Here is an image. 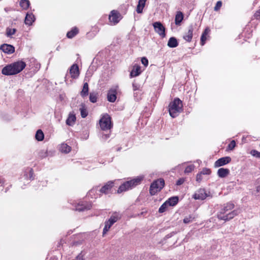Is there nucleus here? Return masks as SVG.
<instances>
[{
    "instance_id": "nucleus-1",
    "label": "nucleus",
    "mask_w": 260,
    "mask_h": 260,
    "mask_svg": "<svg viewBox=\"0 0 260 260\" xmlns=\"http://www.w3.org/2000/svg\"><path fill=\"white\" fill-rule=\"evenodd\" d=\"M25 67L26 64L24 61H18L5 67L2 73L3 75L7 76L16 75L22 71Z\"/></svg>"
},
{
    "instance_id": "nucleus-2",
    "label": "nucleus",
    "mask_w": 260,
    "mask_h": 260,
    "mask_svg": "<svg viewBox=\"0 0 260 260\" xmlns=\"http://www.w3.org/2000/svg\"><path fill=\"white\" fill-rule=\"evenodd\" d=\"M235 207L234 204L228 203L225 204L221 211L218 213L217 217L220 220L228 221L233 219L235 216L238 215L237 210H233L231 212L226 213L228 211L232 210Z\"/></svg>"
},
{
    "instance_id": "nucleus-3",
    "label": "nucleus",
    "mask_w": 260,
    "mask_h": 260,
    "mask_svg": "<svg viewBox=\"0 0 260 260\" xmlns=\"http://www.w3.org/2000/svg\"><path fill=\"white\" fill-rule=\"evenodd\" d=\"M183 105L182 101L178 98H176L169 105V111L170 116L176 117L182 111Z\"/></svg>"
},
{
    "instance_id": "nucleus-4",
    "label": "nucleus",
    "mask_w": 260,
    "mask_h": 260,
    "mask_svg": "<svg viewBox=\"0 0 260 260\" xmlns=\"http://www.w3.org/2000/svg\"><path fill=\"white\" fill-rule=\"evenodd\" d=\"M142 179V177H137L129 181L125 182L119 186L117 190V193H120L122 192L132 189L134 187L140 184Z\"/></svg>"
},
{
    "instance_id": "nucleus-5",
    "label": "nucleus",
    "mask_w": 260,
    "mask_h": 260,
    "mask_svg": "<svg viewBox=\"0 0 260 260\" xmlns=\"http://www.w3.org/2000/svg\"><path fill=\"white\" fill-rule=\"evenodd\" d=\"M165 185V181L162 179H159L153 181L149 188V192L151 196L155 194L160 191Z\"/></svg>"
},
{
    "instance_id": "nucleus-6",
    "label": "nucleus",
    "mask_w": 260,
    "mask_h": 260,
    "mask_svg": "<svg viewBox=\"0 0 260 260\" xmlns=\"http://www.w3.org/2000/svg\"><path fill=\"white\" fill-rule=\"evenodd\" d=\"M99 123L101 129L104 131L109 129L112 127L111 117L107 114L103 115Z\"/></svg>"
},
{
    "instance_id": "nucleus-7",
    "label": "nucleus",
    "mask_w": 260,
    "mask_h": 260,
    "mask_svg": "<svg viewBox=\"0 0 260 260\" xmlns=\"http://www.w3.org/2000/svg\"><path fill=\"white\" fill-rule=\"evenodd\" d=\"M208 196L209 194L206 193L204 189L200 188L194 193L193 196V198L195 200H203Z\"/></svg>"
},
{
    "instance_id": "nucleus-8",
    "label": "nucleus",
    "mask_w": 260,
    "mask_h": 260,
    "mask_svg": "<svg viewBox=\"0 0 260 260\" xmlns=\"http://www.w3.org/2000/svg\"><path fill=\"white\" fill-rule=\"evenodd\" d=\"M154 30L162 37L165 36V28L160 22H155L153 24Z\"/></svg>"
},
{
    "instance_id": "nucleus-9",
    "label": "nucleus",
    "mask_w": 260,
    "mask_h": 260,
    "mask_svg": "<svg viewBox=\"0 0 260 260\" xmlns=\"http://www.w3.org/2000/svg\"><path fill=\"white\" fill-rule=\"evenodd\" d=\"M231 161V158L229 156L223 157L215 162L214 166L215 167H219L225 165H226L230 162Z\"/></svg>"
},
{
    "instance_id": "nucleus-10",
    "label": "nucleus",
    "mask_w": 260,
    "mask_h": 260,
    "mask_svg": "<svg viewBox=\"0 0 260 260\" xmlns=\"http://www.w3.org/2000/svg\"><path fill=\"white\" fill-rule=\"evenodd\" d=\"M109 19L114 24L117 23L120 20V14L116 11L113 10L109 15Z\"/></svg>"
},
{
    "instance_id": "nucleus-11",
    "label": "nucleus",
    "mask_w": 260,
    "mask_h": 260,
    "mask_svg": "<svg viewBox=\"0 0 260 260\" xmlns=\"http://www.w3.org/2000/svg\"><path fill=\"white\" fill-rule=\"evenodd\" d=\"M0 49L7 54H12L15 51V48L12 45L6 44L1 45Z\"/></svg>"
},
{
    "instance_id": "nucleus-12",
    "label": "nucleus",
    "mask_w": 260,
    "mask_h": 260,
    "mask_svg": "<svg viewBox=\"0 0 260 260\" xmlns=\"http://www.w3.org/2000/svg\"><path fill=\"white\" fill-rule=\"evenodd\" d=\"M70 73L72 78H77L79 75L78 66L77 64L72 65L70 70Z\"/></svg>"
},
{
    "instance_id": "nucleus-13",
    "label": "nucleus",
    "mask_w": 260,
    "mask_h": 260,
    "mask_svg": "<svg viewBox=\"0 0 260 260\" xmlns=\"http://www.w3.org/2000/svg\"><path fill=\"white\" fill-rule=\"evenodd\" d=\"M114 186V182L109 181L100 189V191L104 193H108Z\"/></svg>"
},
{
    "instance_id": "nucleus-14",
    "label": "nucleus",
    "mask_w": 260,
    "mask_h": 260,
    "mask_svg": "<svg viewBox=\"0 0 260 260\" xmlns=\"http://www.w3.org/2000/svg\"><path fill=\"white\" fill-rule=\"evenodd\" d=\"M193 28L192 26H189L187 32H185L183 35V39L187 42L191 41L193 35Z\"/></svg>"
},
{
    "instance_id": "nucleus-15",
    "label": "nucleus",
    "mask_w": 260,
    "mask_h": 260,
    "mask_svg": "<svg viewBox=\"0 0 260 260\" xmlns=\"http://www.w3.org/2000/svg\"><path fill=\"white\" fill-rule=\"evenodd\" d=\"M141 67L139 65L135 64L130 73V77L133 78L138 76L141 74Z\"/></svg>"
},
{
    "instance_id": "nucleus-16",
    "label": "nucleus",
    "mask_w": 260,
    "mask_h": 260,
    "mask_svg": "<svg viewBox=\"0 0 260 260\" xmlns=\"http://www.w3.org/2000/svg\"><path fill=\"white\" fill-rule=\"evenodd\" d=\"M107 99L108 101H109L110 102H114L116 99V90H110L108 93Z\"/></svg>"
},
{
    "instance_id": "nucleus-17",
    "label": "nucleus",
    "mask_w": 260,
    "mask_h": 260,
    "mask_svg": "<svg viewBox=\"0 0 260 260\" xmlns=\"http://www.w3.org/2000/svg\"><path fill=\"white\" fill-rule=\"evenodd\" d=\"M230 174V170L228 169L221 168L218 170L217 175L220 178H224Z\"/></svg>"
},
{
    "instance_id": "nucleus-18",
    "label": "nucleus",
    "mask_w": 260,
    "mask_h": 260,
    "mask_svg": "<svg viewBox=\"0 0 260 260\" xmlns=\"http://www.w3.org/2000/svg\"><path fill=\"white\" fill-rule=\"evenodd\" d=\"M35 19V16L32 14H27L25 19V23L26 25H30L34 22Z\"/></svg>"
},
{
    "instance_id": "nucleus-19",
    "label": "nucleus",
    "mask_w": 260,
    "mask_h": 260,
    "mask_svg": "<svg viewBox=\"0 0 260 260\" xmlns=\"http://www.w3.org/2000/svg\"><path fill=\"white\" fill-rule=\"evenodd\" d=\"M147 0H139L138 5L137 7V12L138 13H141L143 11V9L145 5V3Z\"/></svg>"
},
{
    "instance_id": "nucleus-20",
    "label": "nucleus",
    "mask_w": 260,
    "mask_h": 260,
    "mask_svg": "<svg viewBox=\"0 0 260 260\" xmlns=\"http://www.w3.org/2000/svg\"><path fill=\"white\" fill-rule=\"evenodd\" d=\"M76 121V116L74 114L70 113L66 120L67 124L73 125Z\"/></svg>"
},
{
    "instance_id": "nucleus-21",
    "label": "nucleus",
    "mask_w": 260,
    "mask_h": 260,
    "mask_svg": "<svg viewBox=\"0 0 260 260\" xmlns=\"http://www.w3.org/2000/svg\"><path fill=\"white\" fill-rule=\"evenodd\" d=\"M210 31V29L209 28H206L204 31L203 32L201 38V45H204L205 43V42L207 40L206 36L208 35L209 32Z\"/></svg>"
},
{
    "instance_id": "nucleus-22",
    "label": "nucleus",
    "mask_w": 260,
    "mask_h": 260,
    "mask_svg": "<svg viewBox=\"0 0 260 260\" xmlns=\"http://www.w3.org/2000/svg\"><path fill=\"white\" fill-rule=\"evenodd\" d=\"M178 45L177 39L174 37H171L168 42V46L171 48L176 47Z\"/></svg>"
},
{
    "instance_id": "nucleus-23",
    "label": "nucleus",
    "mask_w": 260,
    "mask_h": 260,
    "mask_svg": "<svg viewBox=\"0 0 260 260\" xmlns=\"http://www.w3.org/2000/svg\"><path fill=\"white\" fill-rule=\"evenodd\" d=\"M114 223L108 220L105 222V227L103 230V235L106 234Z\"/></svg>"
},
{
    "instance_id": "nucleus-24",
    "label": "nucleus",
    "mask_w": 260,
    "mask_h": 260,
    "mask_svg": "<svg viewBox=\"0 0 260 260\" xmlns=\"http://www.w3.org/2000/svg\"><path fill=\"white\" fill-rule=\"evenodd\" d=\"M121 218V215L117 212H114L111 217L109 218V220L112 222L113 223L116 222L118 220Z\"/></svg>"
},
{
    "instance_id": "nucleus-25",
    "label": "nucleus",
    "mask_w": 260,
    "mask_h": 260,
    "mask_svg": "<svg viewBox=\"0 0 260 260\" xmlns=\"http://www.w3.org/2000/svg\"><path fill=\"white\" fill-rule=\"evenodd\" d=\"M183 19V15L182 12H178L175 16V23L176 25L179 24Z\"/></svg>"
},
{
    "instance_id": "nucleus-26",
    "label": "nucleus",
    "mask_w": 260,
    "mask_h": 260,
    "mask_svg": "<svg viewBox=\"0 0 260 260\" xmlns=\"http://www.w3.org/2000/svg\"><path fill=\"white\" fill-rule=\"evenodd\" d=\"M88 93V85L87 83H85L83 85V89L81 91V95L83 97L87 96Z\"/></svg>"
},
{
    "instance_id": "nucleus-27",
    "label": "nucleus",
    "mask_w": 260,
    "mask_h": 260,
    "mask_svg": "<svg viewBox=\"0 0 260 260\" xmlns=\"http://www.w3.org/2000/svg\"><path fill=\"white\" fill-rule=\"evenodd\" d=\"M178 202V198L177 197H174L170 198L168 201H166L168 205L170 206H174Z\"/></svg>"
},
{
    "instance_id": "nucleus-28",
    "label": "nucleus",
    "mask_w": 260,
    "mask_h": 260,
    "mask_svg": "<svg viewBox=\"0 0 260 260\" xmlns=\"http://www.w3.org/2000/svg\"><path fill=\"white\" fill-rule=\"evenodd\" d=\"M60 150L62 152L67 153L71 151V147L67 144H62L60 147Z\"/></svg>"
},
{
    "instance_id": "nucleus-29",
    "label": "nucleus",
    "mask_w": 260,
    "mask_h": 260,
    "mask_svg": "<svg viewBox=\"0 0 260 260\" xmlns=\"http://www.w3.org/2000/svg\"><path fill=\"white\" fill-rule=\"evenodd\" d=\"M78 29L77 28H74L67 33V36L68 37V38L71 39L73 38L75 35H76L78 34Z\"/></svg>"
},
{
    "instance_id": "nucleus-30",
    "label": "nucleus",
    "mask_w": 260,
    "mask_h": 260,
    "mask_svg": "<svg viewBox=\"0 0 260 260\" xmlns=\"http://www.w3.org/2000/svg\"><path fill=\"white\" fill-rule=\"evenodd\" d=\"M36 138L38 141H42L44 139V135L43 132L39 129L38 130L36 134Z\"/></svg>"
},
{
    "instance_id": "nucleus-31",
    "label": "nucleus",
    "mask_w": 260,
    "mask_h": 260,
    "mask_svg": "<svg viewBox=\"0 0 260 260\" xmlns=\"http://www.w3.org/2000/svg\"><path fill=\"white\" fill-rule=\"evenodd\" d=\"M20 5L22 9H27L29 6V2L28 0H21L20 2Z\"/></svg>"
},
{
    "instance_id": "nucleus-32",
    "label": "nucleus",
    "mask_w": 260,
    "mask_h": 260,
    "mask_svg": "<svg viewBox=\"0 0 260 260\" xmlns=\"http://www.w3.org/2000/svg\"><path fill=\"white\" fill-rule=\"evenodd\" d=\"M90 208V205L85 206L83 204L78 205L76 207V210L79 211H82L85 210L89 209Z\"/></svg>"
},
{
    "instance_id": "nucleus-33",
    "label": "nucleus",
    "mask_w": 260,
    "mask_h": 260,
    "mask_svg": "<svg viewBox=\"0 0 260 260\" xmlns=\"http://www.w3.org/2000/svg\"><path fill=\"white\" fill-rule=\"evenodd\" d=\"M97 94L95 93H90L89 95L90 101L93 103L97 101Z\"/></svg>"
},
{
    "instance_id": "nucleus-34",
    "label": "nucleus",
    "mask_w": 260,
    "mask_h": 260,
    "mask_svg": "<svg viewBox=\"0 0 260 260\" xmlns=\"http://www.w3.org/2000/svg\"><path fill=\"white\" fill-rule=\"evenodd\" d=\"M194 219V217L192 215H188L185 217L183 219V222L185 223H189L192 222Z\"/></svg>"
},
{
    "instance_id": "nucleus-35",
    "label": "nucleus",
    "mask_w": 260,
    "mask_h": 260,
    "mask_svg": "<svg viewBox=\"0 0 260 260\" xmlns=\"http://www.w3.org/2000/svg\"><path fill=\"white\" fill-rule=\"evenodd\" d=\"M16 30L15 28L11 29L8 28L6 30V35L8 37H10L14 35L16 32Z\"/></svg>"
},
{
    "instance_id": "nucleus-36",
    "label": "nucleus",
    "mask_w": 260,
    "mask_h": 260,
    "mask_svg": "<svg viewBox=\"0 0 260 260\" xmlns=\"http://www.w3.org/2000/svg\"><path fill=\"white\" fill-rule=\"evenodd\" d=\"M80 110L82 117L85 118V117L87 116L88 113L86 110L84 108V107L80 108Z\"/></svg>"
},
{
    "instance_id": "nucleus-37",
    "label": "nucleus",
    "mask_w": 260,
    "mask_h": 260,
    "mask_svg": "<svg viewBox=\"0 0 260 260\" xmlns=\"http://www.w3.org/2000/svg\"><path fill=\"white\" fill-rule=\"evenodd\" d=\"M168 204L166 202L165 203H164L159 208V212L160 213H162L165 212L168 207Z\"/></svg>"
},
{
    "instance_id": "nucleus-38",
    "label": "nucleus",
    "mask_w": 260,
    "mask_h": 260,
    "mask_svg": "<svg viewBox=\"0 0 260 260\" xmlns=\"http://www.w3.org/2000/svg\"><path fill=\"white\" fill-rule=\"evenodd\" d=\"M194 168V166L193 165L188 166L185 169L184 172L185 173H188L191 172L193 170Z\"/></svg>"
},
{
    "instance_id": "nucleus-39",
    "label": "nucleus",
    "mask_w": 260,
    "mask_h": 260,
    "mask_svg": "<svg viewBox=\"0 0 260 260\" xmlns=\"http://www.w3.org/2000/svg\"><path fill=\"white\" fill-rule=\"evenodd\" d=\"M236 147V142L235 140H232L228 145V148L230 150H233Z\"/></svg>"
},
{
    "instance_id": "nucleus-40",
    "label": "nucleus",
    "mask_w": 260,
    "mask_h": 260,
    "mask_svg": "<svg viewBox=\"0 0 260 260\" xmlns=\"http://www.w3.org/2000/svg\"><path fill=\"white\" fill-rule=\"evenodd\" d=\"M222 6V2L221 1H218L214 8V10L215 11H218Z\"/></svg>"
},
{
    "instance_id": "nucleus-41",
    "label": "nucleus",
    "mask_w": 260,
    "mask_h": 260,
    "mask_svg": "<svg viewBox=\"0 0 260 260\" xmlns=\"http://www.w3.org/2000/svg\"><path fill=\"white\" fill-rule=\"evenodd\" d=\"M203 175L201 173H198L196 176V181L200 183L203 179Z\"/></svg>"
},
{
    "instance_id": "nucleus-42",
    "label": "nucleus",
    "mask_w": 260,
    "mask_h": 260,
    "mask_svg": "<svg viewBox=\"0 0 260 260\" xmlns=\"http://www.w3.org/2000/svg\"><path fill=\"white\" fill-rule=\"evenodd\" d=\"M202 175H209L211 173V171L210 169L205 168L201 172Z\"/></svg>"
},
{
    "instance_id": "nucleus-43",
    "label": "nucleus",
    "mask_w": 260,
    "mask_h": 260,
    "mask_svg": "<svg viewBox=\"0 0 260 260\" xmlns=\"http://www.w3.org/2000/svg\"><path fill=\"white\" fill-rule=\"evenodd\" d=\"M141 62L143 64H144L145 67L147 66L148 64V59L145 57H143L141 59Z\"/></svg>"
},
{
    "instance_id": "nucleus-44",
    "label": "nucleus",
    "mask_w": 260,
    "mask_h": 260,
    "mask_svg": "<svg viewBox=\"0 0 260 260\" xmlns=\"http://www.w3.org/2000/svg\"><path fill=\"white\" fill-rule=\"evenodd\" d=\"M185 181V179L184 178L179 179L176 182V185H180L182 184Z\"/></svg>"
},
{
    "instance_id": "nucleus-45",
    "label": "nucleus",
    "mask_w": 260,
    "mask_h": 260,
    "mask_svg": "<svg viewBox=\"0 0 260 260\" xmlns=\"http://www.w3.org/2000/svg\"><path fill=\"white\" fill-rule=\"evenodd\" d=\"M254 17L257 19H260V10L257 11L254 15Z\"/></svg>"
},
{
    "instance_id": "nucleus-46",
    "label": "nucleus",
    "mask_w": 260,
    "mask_h": 260,
    "mask_svg": "<svg viewBox=\"0 0 260 260\" xmlns=\"http://www.w3.org/2000/svg\"><path fill=\"white\" fill-rule=\"evenodd\" d=\"M133 88L134 90H136L138 89V87L137 85H136L135 83H133Z\"/></svg>"
}]
</instances>
